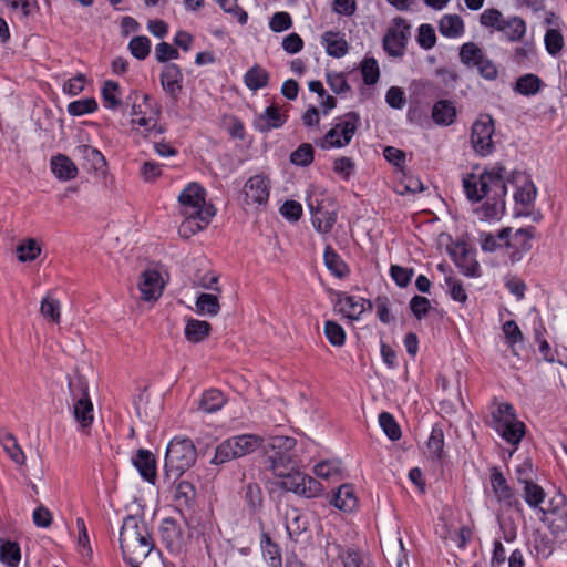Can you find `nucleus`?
<instances>
[{
	"instance_id": "obj_55",
	"label": "nucleus",
	"mask_w": 567,
	"mask_h": 567,
	"mask_svg": "<svg viewBox=\"0 0 567 567\" xmlns=\"http://www.w3.org/2000/svg\"><path fill=\"white\" fill-rule=\"evenodd\" d=\"M78 152L91 163L95 171L103 169L106 166V161L97 148L90 145H81L78 147Z\"/></svg>"
},
{
	"instance_id": "obj_29",
	"label": "nucleus",
	"mask_w": 567,
	"mask_h": 567,
	"mask_svg": "<svg viewBox=\"0 0 567 567\" xmlns=\"http://www.w3.org/2000/svg\"><path fill=\"white\" fill-rule=\"evenodd\" d=\"M456 109L452 101L440 100L432 107V120L441 126H449L454 123Z\"/></svg>"
},
{
	"instance_id": "obj_64",
	"label": "nucleus",
	"mask_w": 567,
	"mask_h": 567,
	"mask_svg": "<svg viewBox=\"0 0 567 567\" xmlns=\"http://www.w3.org/2000/svg\"><path fill=\"white\" fill-rule=\"evenodd\" d=\"M504 17L498 9H486L482 12L480 17V22L482 25L487 28H494L498 31V27L504 21Z\"/></svg>"
},
{
	"instance_id": "obj_8",
	"label": "nucleus",
	"mask_w": 567,
	"mask_h": 567,
	"mask_svg": "<svg viewBox=\"0 0 567 567\" xmlns=\"http://www.w3.org/2000/svg\"><path fill=\"white\" fill-rule=\"evenodd\" d=\"M70 393L73 402V416L79 424V430L89 434L94 421L93 403L87 391V383L79 378L69 383Z\"/></svg>"
},
{
	"instance_id": "obj_56",
	"label": "nucleus",
	"mask_w": 567,
	"mask_h": 567,
	"mask_svg": "<svg viewBox=\"0 0 567 567\" xmlns=\"http://www.w3.org/2000/svg\"><path fill=\"white\" fill-rule=\"evenodd\" d=\"M324 334L328 341L334 347H341L346 341V332L344 329L334 321H326L324 323Z\"/></svg>"
},
{
	"instance_id": "obj_16",
	"label": "nucleus",
	"mask_w": 567,
	"mask_h": 567,
	"mask_svg": "<svg viewBox=\"0 0 567 567\" xmlns=\"http://www.w3.org/2000/svg\"><path fill=\"white\" fill-rule=\"evenodd\" d=\"M244 202L247 205H264L270 194V179L265 174H256L247 179L243 188Z\"/></svg>"
},
{
	"instance_id": "obj_21",
	"label": "nucleus",
	"mask_w": 567,
	"mask_h": 567,
	"mask_svg": "<svg viewBox=\"0 0 567 567\" xmlns=\"http://www.w3.org/2000/svg\"><path fill=\"white\" fill-rule=\"evenodd\" d=\"M164 284L161 274L156 270H145L141 275L138 289L145 301L156 300L163 292Z\"/></svg>"
},
{
	"instance_id": "obj_19",
	"label": "nucleus",
	"mask_w": 567,
	"mask_h": 567,
	"mask_svg": "<svg viewBox=\"0 0 567 567\" xmlns=\"http://www.w3.org/2000/svg\"><path fill=\"white\" fill-rule=\"evenodd\" d=\"M150 530L145 519L137 515H128L124 518L120 530V545L126 542L133 543V539H146Z\"/></svg>"
},
{
	"instance_id": "obj_7",
	"label": "nucleus",
	"mask_w": 567,
	"mask_h": 567,
	"mask_svg": "<svg viewBox=\"0 0 567 567\" xmlns=\"http://www.w3.org/2000/svg\"><path fill=\"white\" fill-rule=\"evenodd\" d=\"M360 124V115L355 112H348L336 118V123L318 145L323 150L344 147L350 144Z\"/></svg>"
},
{
	"instance_id": "obj_9",
	"label": "nucleus",
	"mask_w": 567,
	"mask_h": 567,
	"mask_svg": "<svg viewBox=\"0 0 567 567\" xmlns=\"http://www.w3.org/2000/svg\"><path fill=\"white\" fill-rule=\"evenodd\" d=\"M281 478L280 487L305 498H315L322 494L323 486L315 477L299 471L297 465L287 468L284 475H276Z\"/></svg>"
},
{
	"instance_id": "obj_49",
	"label": "nucleus",
	"mask_w": 567,
	"mask_h": 567,
	"mask_svg": "<svg viewBox=\"0 0 567 567\" xmlns=\"http://www.w3.org/2000/svg\"><path fill=\"white\" fill-rule=\"evenodd\" d=\"M444 447V432L442 427L435 425L432 427L427 440V450L432 458H441Z\"/></svg>"
},
{
	"instance_id": "obj_28",
	"label": "nucleus",
	"mask_w": 567,
	"mask_h": 567,
	"mask_svg": "<svg viewBox=\"0 0 567 567\" xmlns=\"http://www.w3.org/2000/svg\"><path fill=\"white\" fill-rule=\"evenodd\" d=\"M526 29L525 20L517 16L504 19L502 24L498 27V31L502 32L509 42L520 41L526 33Z\"/></svg>"
},
{
	"instance_id": "obj_54",
	"label": "nucleus",
	"mask_w": 567,
	"mask_h": 567,
	"mask_svg": "<svg viewBox=\"0 0 567 567\" xmlns=\"http://www.w3.org/2000/svg\"><path fill=\"white\" fill-rule=\"evenodd\" d=\"M502 331L505 336L506 343L512 349V351L515 352V346L517 343L523 342L524 340V336L520 328L518 327L516 321L507 320L503 323Z\"/></svg>"
},
{
	"instance_id": "obj_44",
	"label": "nucleus",
	"mask_w": 567,
	"mask_h": 567,
	"mask_svg": "<svg viewBox=\"0 0 567 567\" xmlns=\"http://www.w3.org/2000/svg\"><path fill=\"white\" fill-rule=\"evenodd\" d=\"M195 305L197 313L203 316L207 315L213 317L216 316L220 310L218 298L210 293H200L197 297Z\"/></svg>"
},
{
	"instance_id": "obj_30",
	"label": "nucleus",
	"mask_w": 567,
	"mask_h": 567,
	"mask_svg": "<svg viewBox=\"0 0 567 567\" xmlns=\"http://www.w3.org/2000/svg\"><path fill=\"white\" fill-rule=\"evenodd\" d=\"M453 259L463 275L472 278L480 277L481 267L474 254L463 247L461 254H453Z\"/></svg>"
},
{
	"instance_id": "obj_20",
	"label": "nucleus",
	"mask_w": 567,
	"mask_h": 567,
	"mask_svg": "<svg viewBox=\"0 0 567 567\" xmlns=\"http://www.w3.org/2000/svg\"><path fill=\"white\" fill-rule=\"evenodd\" d=\"M154 549V542L148 535L146 539H133V543L121 544L123 559L125 561L142 563Z\"/></svg>"
},
{
	"instance_id": "obj_5",
	"label": "nucleus",
	"mask_w": 567,
	"mask_h": 567,
	"mask_svg": "<svg viewBox=\"0 0 567 567\" xmlns=\"http://www.w3.org/2000/svg\"><path fill=\"white\" fill-rule=\"evenodd\" d=\"M492 427L509 444L518 445L525 435V424L517 420L513 406L499 403L492 411Z\"/></svg>"
},
{
	"instance_id": "obj_46",
	"label": "nucleus",
	"mask_w": 567,
	"mask_h": 567,
	"mask_svg": "<svg viewBox=\"0 0 567 567\" xmlns=\"http://www.w3.org/2000/svg\"><path fill=\"white\" fill-rule=\"evenodd\" d=\"M41 315L51 320L54 323H59L61 319V303L59 300L51 297V295H47L40 305Z\"/></svg>"
},
{
	"instance_id": "obj_4",
	"label": "nucleus",
	"mask_w": 567,
	"mask_h": 567,
	"mask_svg": "<svg viewBox=\"0 0 567 567\" xmlns=\"http://www.w3.org/2000/svg\"><path fill=\"white\" fill-rule=\"evenodd\" d=\"M296 440L290 436L277 435L270 437L266 450V468L274 475H284L287 468L296 465L292 450Z\"/></svg>"
},
{
	"instance_id": "obj_31",
	"label": "nucleus",
	"mask_w": 567,
	"mask_h": 567,
	"mask_svg": "<svg viewBox=\"0 0 567 567\" xmlns=\"http://www.w3.org/2000/svg\"><path fill=\"white\" fill-rule=\"evenodd\" d=\"M212 326L204 320L188 319L184 329L185 338L193 343L204 341L210 333Z\"/></svg>"
},
{
	"instance_id": "obj_34",
	"label": "nucleus",
	"mask_w": 567,
	"mask_h": 567,
	"mask_svg": "<svg viewBox=\"0 0 567 567\" xmlns=\"http://www.w3.org/2000/svg\"><path fill=\"white\" fill-rule=\"evenodd\" d=\"M260 546L262 557L269 567H281L282 558L280 547L272 542L271 537L267 533L261 534Z\"/></svg>"
},
{
	"instance_id": "obj_60",
	"label": "nucleus",
	"mask_w": 567,
	"mask_h": 567,
	"mask_svg": "<svg viewBox=\"0 0 567 567\" xmlns=\"http://www.w3.org/2000/svg\"><path fill=\"white\" fill-rule=\"evenodd\" d=\"M361 73L365 84H375L380 76V70L377 60L373 58L364 59L361 66Z\"/></svg>"
},
{
	"instance_id": "obj_15",
	"label": "nucleus",
	"mask_w": 567,
	"mask_h": 567,
	"mask_svg": "<svg viewBox=\"0 0 567 567\" xmlns=\"http://www.w3.org/2000/svg\"><path fill=\"white\" fill-rule=\"evenodd\" d=\"M489 481L494 496L499 505L504 507H515L518 511L522 509L520 502L518 501L514 489L509 486L507 480L498 467H491Z\"/></svg>"
},
{
	"instance_id": "obj_39",
	"label": "nucleus",
	"mask_w": 567,
	"mask_h": 567,
	"mask_svg": "<svg viewBox=\"0 0 567 567\" xmlns=\"http://www.w3.org/2000/svg\"><path fill=\"white\" fill-rule=\"evenodd\" d=\"M226 403L221 391L209 389L205 391L199 400V409L206 413H214L220 410Z\"/></svg>"
},
{
	"instance_id": "obj_22",
	"label": "nucleus",
	"mask_w": 567,
	"mask_h": 567,
	"mask_svg": "<svg viewBox=\"0 0 567 567\" xmlns=\"http://www.w3.org/2000/svg\"><path fill=\"white\" fill-rule=\"evenodd\" d=\"M183 73L175 63H168L161 73V84L164 91L173 99L177 100L182 91Z\"/></svg>"
},
{
	"instance_id": "obj_43",
	"label": "nucleus",
	"mask_w": 567,
	"mask_h": 567,
	"mask_svg": "<svg viewBox=\"0 0 567 567\" xmlns=\"http://www.w3.org/2000/svg\"><path fill=\"white\" fill-rule=\"evenodd\" d=\"M313 473L317 477L322 478V480L341 478V473H342L341 462L337 461V460L322 461L313 467Z\"/></svg>"
},
{
	"instance_id": "obj_1",
	"label": "nucleus",
	"mask_w": 567,
	"mask_h": 567,
	"mask_svg": "<svg viewBox=\"0 0 567 567\" xmlns=\"http://www.w3.org/2000/svg\"><path fill=\"white\" fill-rule=\"evenodd\" d=\"M503 167H493L480 174H468L463 178V187L472 202L485 199L480 208L485 219H498L505 213L507 183L514 187L516 215L529 216L536 198V187L529 176L523 172H514L506 178Z\"/></svg>"
},
{
	"instance_id": "obj_59",
	"label": "nucleus",
	"mask_w": 567,
	"mask_h": 567,
	"mask_svg": "<svg viewBox=\"0 0 567 567\" xmlns=\"http://www.w3.org/2000/svg\"><path fill=\"white\" fill-rule=\"evenodd\" d=\"M545 48L550 55H557L564 47V38L556 29H549L544 38Z\"/></svg>"
},
{
	"instance_id": "obj_25",
	"label": "nucleus",
	"mask_w": 567,
	"mask_h": 567,
	"mask_svg": "<svg viewBox=\"0 0 567 567\" xmlns=\"http://www.w3.org/2000/svg\"><path fill=\"white\" fill-rule=\"evenodd\" d=\"M51 171L53 175L60 181L74 179L78 174V167L74 162L66 155L58 154L51 158Z\"/></svg>"
},
{
	"instance_id": "obj_12",
	"label": "nucleus",
	"mask_w": 567,
	"mask_h": 567,
	"mask_svg": "<svg viewBox=\"0 0 567 567\" xmlns=\"http://www.w3.org/2000/svg\"><path fill=\"white\" fill-rule=\"evenodd\" d=\"M410 29L411 27L405 19L396 17L392 20L382 41L383 49L389 55L399 58L404 54L411 35Z\"/></svg>"
},
{
	"instance_id": "obj_62",
	"label": "nucleus",
	"mask_w": 567,
	"mask_h": 567,
	"mask_svg": "<svg viewBox=\"0 0 567 567\" xmlns=\"http://www.w3.org/2000/svg\"><path fill=\"white\" fill-rule=\"evenodd\" d=\"M445 286L447 289V292L450 293L451 298L455 301H458L461 303H465L467 300V293L463 288L462 282L452 277L447 276L445 277Z\"/></svg>"
},
{
	"instance_id": "obj_32",
	"label": "nucleus",
	"mask_w": 567,
	"mask_h": 567,
	"mask_svg": "<svg viewBox=\"0 0 567 567\" xmlns=\"http://www.w3.org/2000/svg\"><path fill=\"white\" fill-rule=\"evenodd\" d=\"M331 503L340 511L351 512L357 507L358 501L350 484L341 485L333 494Z\"/></svg>"
},
{
	"instance_id": "obj_63",
	"label": "nucleus",
	"mask_w": 567,
	"mask_h": 567,
	"mask_svg": "<svg viewBox=\"0 0 567 567\" xmlns=\"http://www.w3.org/2000/svg\"><path fill=\"white\" fill-rule=\"evenodd\" d=\"M292 27L291 16L286 11L274 13L269 21V28L272 32H284Z\"/></svg>"
},
{
	"instance_id": "obj_13",
	"label": "nucleus",
	"mask_w": 567,
	"mask_h": 567,
	"mask_svg": "<svg viewBox=\"0 0 567 567\" xmlns=\"http://www.w3.org/2000/svg\"><path fill=\"white\" fill-rule=\"evenodd\" d=\"M460 59L466 66L476 68L483 78L487 80L496 79L497 68L476 43H464L460 50Z\"/></svg>"
},
{
	"instance_id": "obj_48",
	"label": "nucleus",
	"mask_w": 567,
	"mask_h": 567,
	"mask_svg": "<svg viewBox=\"0 0 567 567\" xmlns=\"http://www.w3.org/2000/svg\"><path fill=\"white\" fill-rule=\"evenodd\" d=\"M245 502L247 503L249 509L251 512H257L262 506V491L259 484L255 482H249L245 486V493H244Z\"/></svg>"
},
{
	"instance_id": "obj_38",
	"label": "nucleus",
	"mask_w": 567,
	"mask_h": 567,
	"mask_svg": "<svg viewBox=\"0 0 567 567\" xmlns=\"http://www.w3.org/2000/svg\"><path fill=\"white\" fill-rule=\"evenodd\" d=\"M543 86L544 83L539 76L528 73L516 80L514 90L522 95L530 96L537 94Z\"/></svg>"
},
{
	"instance_id": "obj_51",
	"label": "nucleus",
	"mask_w": 567,
	"mask_h": 567,
	"mask_svg": "<svg viewBox=\"0 0 567 567\" xmlns=\"http://www.w3.org/2000/svg\"><path fill=\"white\" fill-rule=\"evenodd\" d=\"M162 537L164 542L167 543V546L171 548H175L179 546L182 542V530L178 528L176 522L174 519H165L164 526L162 529Z\"/></svg>"
},
{
	"instance_id": "obj_2",
	"label": "nucleus",
	"mask_w": 567,
	"mask_h": 567,
	"mask_svg": "<svg viewBox=\"0 0 567 567\" xmlns=\"http://www.w3.org/2000/svg\"><path fill=\"white\" fill-rule=\"evenodd\" d=\"M206 192L197 183L188 184L178 196L184 220L179 226L181 236L188 238L203 230L216 214L213 205L205 200Z\"/></svg>"
},
{
	"instance_id": "obj_35",
	"label": "nucleus",
	"mask_w": 567,
	"mask_h": 567,
	"mask_svg": "<svg viewBox=\"0 0 567 567\" xmlns=\"http://www.w3.org/2000/svg\"><path fill=\"white\" fill-rule=\"evenodd\" d=\"M268 82L269 73L259 64L252 65L244 75L245 85L254 92L266 87Z\"/></svg>"
},
{
	"instance_id": "obj_42",
	"label": "nucleus",
	"mask_w": 567,
	"mask_h": 567,
	"mask_svg": "<svg viewBox=\"0 0 567 567\" xmlns=\"http://www.w3.org/2000/svg\"><path fill=\"white\" fill-rule=\"evenodd\" d=\"M0 444L2 445L9 457L17 464L23 465L25 463V455L18 444L17 439L10 434L4 433L0 436Z\"/></svg>"
},
{
	"instance_id": "obj_33",
	"label": "nucleus",
	"mask_w": 567,
	"mask_h": 567,
	"mask_svg": "<svg viewBox=\"0 0 567 567\" xmlns=\"http://www.w3.org/2000/svg\"><path fill=\"white\" fill-rule=\"evenodd\" d=\"M539 512L543 514L542 520H546L548 515H554L557 516L556 520H558L561 526L567 527V504L565 496L561 494L555 495L550 499L548 507H542Z\"/></svg>"
},
{
	"instance_id": "obj_53",
	"label": "nucleus",
	"mask_w": 567,
	"mask_h": 567,
	"mask_svg": "<svg viewBox=\"0 0 567 567\" xmlns=\"http://www.w3.org/2000/svg\"><path fill=\"white\" fill-rule=\"evenodd\" d=\"M128 50L137 60H145L151 51V41L145 35L134 37L128 43Z\"/></svg>"
},
{
	"instance_id": "obj_24",
	"label": "nucleus",
	"mask_w": 567,
	"mask_h": 567,
	"mask_svg": "<svg viewBox=\"0 0 567 567\" xmlns=\"http://www.w3.org/2000/svg\"><path fill=\"white\" fill-rule=\"evenodd\" d=\"M133 464L145 481L152 484L155 483L156 461L150 451L140 449L133 458Z\"/></svg>"
},
{
	"instance_id": "obj_6",
	"label": "nucleus",
	"mask_w": 567,
	"mask_h": 567,
	"mask_svg": "<svg viewBox=\"0 0 567 567\" xmlns=\"http://www.w3.org/2000/svg\"><path fill=\"white\" fill-rule=\"evenodd\" d=\"M262 445V439L255 434H241L229 437L217 447L212 460L214 464H224L235 458L246 456Z\"/></svg>"
},
{
	"instance_id": "obj_52",
	"label": "nucleus",
	"mask_w": 567,
	"mask_h": 567,
	"mask_svg": "<svg viewBox=\"0 0 567 567\" xmlns=\"http://www.w3.org/2000/svg\"><path fill=\"white\" fill-rule=\"evenodd\" d=\"M97 110V102L94 97H85L71 102L68 105V112L72 116H82L93 113Z\"/></svg>"
},
{
	"instance_id": "obj_26",
	"label": "nucleus",
	"mask_w": 567,
	"mask_h": 567,
	"mask_svg": "<svg viewBox=\"0 0 567 567\" xmlns=\"http://www.w3.org/2000/svg\"><path fill=\"white\" fill-rule=\"evenodd\" d=\"M308 206L316 230L321 234L330 233L333 225L336 224L337 213L334 210L324 209L323 207H315L311 200L308 203Z\"/></svg>"
},
{
	"instance_id": "obj_57",
	"label": "nucleus",
	"mask_w": 567,
	"mask_h": 567,
	"mask_svg": "<svg viewBox=\"0 0 567 567\" xmlns=\"http://www.w3.org/2000/svg\"><path fill=\"white\" fill-rule=\"evenodd\" d=\"M379 423L390 440L396 441L401 437V429L390 413L382 412L379 415Z\"/></svg>"
},
{
	"instance_id": "obj_14",
	"label": "nucleus",
	"mask_w": 567,
	"mask_h": 567,
	"mask_svg": "<svg viewBox=\"0 0 567 567\" xmlns=\"http://www.w3.org/2000/svg\"><path fill=\"white\" fill-rule=\"evenodd\" d=\"M494 121L487 115H481L472 126L471 143L481 156H487L494 151Z\"/></svg>"
},
{
	"instance_id": "obj_58",
	"label": "nucleus",
	"mask_w": 567,
	"mask_h": 567,
	"mask_svg": "<svg viewBox=\"0 0 567 567\" xmlns=\"http://www.w3.org/2000/svg\"><path fill=\"white\" fill-rule=\"evenodd\" d=\"M292 164L298 166H308L313 161V148L311 144L303 143L290 155Z\"/></svg>"
},
{
	"instance_id": "obj_17",
	"label": "nucleus",
	"mask_w": 567,
	"mask_h": 567,
	"mask_svg": "<svg viewBox=\"0 0 567 567\" xmlns=\"http://www.w3.org/2000/svg\"><path fill=\"white\" fill-rule=\"evenodd\" d=\"M336 307L348 319L359 320L364 311L372 310L373 302L362 297L339 293Z\"/></svg>"
},
{
	"instance_id": "obj_47",
	"label": "nucleus",
	"mask_w": 567,
	"mask_h": 567,
	"mask_svg": "<svg viewBox=\"0 0 567 567\" xmlns=\"http://www.w3.org/2000/svg\"><path fill=\"white\" fill-rule=\"evenodd\" d=\"M17 257L21 262L35 260L41 254V247L35 239L29 238L24 243L17 246Z\"/></svg>"
},
{
	"instance_id": "obj_37",
	"label": "nucleus",
	"mask_w": 567,
	"mask_h": 567,
	"mask_svg": "<svg viewBox=\"0 0 567 567\" xmlns=\"http://www.w3.org/2000/svg\"><path fill=\"white\" fill-rule=\"evenodd\" d=\"M103 105L110 110H117L122 104V91L117 82L107 80L102 86Z\"/></svg>"
},
{
	"instance_id": "obj_40",
	"label": "nucleus",
	"mask_w": 567,
	"mask_h": 567,
	"mask_svg": "<svg viewBox=\"0 0 567 567\" xmlns=\"http://www.w3.org/2000/svg\"><path fill=\"white\" fill-rule=\"evenodd\" d=\"M326 51L330 56L341 58L348 53L347 41L339 37L338 33L326 32L322 37Z\"/></svg>"
},
{
	"instance_id": "obj_45",
	"label": "nucleus",
	"mask_w": 567,
	"mask_h": 567,
	"mask_svg": "<svg viewBox=\"0 0 567 567\" xmlns=\"http://www.w3.org/2000/svg\"><path fill=\"white\" fill-rule=\"evenodd\" d=\"M324 264L328 269L338 278H342L348 272V267L341 257L331 248L327 247L323 255Z\"/></svg>"
},
{
	"instance_id": "obj_11",
	"label": "nucleus",
	"mask_w": 567,
	"mask_h": 567,
	"mask_svg": "<svg viewBox=\"0 0 567 567\" xmlns=\"http://www.w3.org/2000/svg\"><path fill=\"white\" fill-rule=\"evenodd\" d=\"M143 105L145 110H142V105H133L132 107V126L142 128V133L145 137L152 135H159L164 133V127L158 124L161 116V109L157 105L151 104V97L148 95L143 96Z\"/></svg>"
},
{
	"instance_id": "obj_36",
	"label": "nucleus",
	"mask_w": 567,
	"mask_h": 567,
	"mask_svg": "<svg viewBox=\"0 0 567 567\" xmlns=\"http://www.w3.org/2000/svg\"><path fill=\"white\" fill-rule=\"evenodd\" d=\"M439 31L446 38H458L464 33V22L457 14H444L439 22Z\"/></svg>"
},
{
	"instance_id": "obj_23",
	"label": "nucleus",
	"mask_w": 567,
	"mask_h": 567,
	"mask_svg": "<svg viewBox=\"0 0 567 567\" xmlns=\"http://www.w3.org/2000/svg\"><path fill=\"white\" fill-rule=\"evenodd\" d=\"M286 121L287 116L280 112L279 107L270 105L255 118L254 127L261 133H266L281 127Z\"/></svg>"
},
{
	"instance_id": "obj_50",
	"label": "nucleus",
	"mask_w": 567,
	"mask_h": 567,
	"mask_svg": "<svg viewBox=\"0 0 567 567\" xmlns=\"http://www.w3.org/2000/svg\"><path fill=\"white\" fill-rule=\"evenodd\" d=\"M524 499L529 507L539 509V505L545 499V492L542 486L534 482L524 484Z\"/></svg>"
},
{
	"instance_id": "obj_3",
	"label": "nucleus",
	"mask_w": 567,
	"mask_h": 567,
	"mask_svg": "<svg viewBox=\"0 0 567 567\" xmlns=\"http://www.w3.org/2000/svg\"><path fill=\"white\" fill-rule=\"evenodd\" d=\"M196 449L189 439L174 437L165 455V477L177 481L196 461Z\"/></svg>"
},
{
	"instance_id": "obj_61",
	"label": "nucleus",
	"mask_w": 567,
	"mask_h": 567,
	"mask_svg": "<svg viewBox=\"0 0 567 567\" xmlns=\"http://www.w3.org/2000/svg\"><path fill=\"white\" fill-rule=\"evenodd\" d=\"M417 43L425 50L432 49L436 43L435 30L431 24L424 23L419 27Z\"/></svg>"
},
{
	"instance_id": "obj_27",
	"label": "nucleus",
	"mask_w": 567,
	"mask_h": 567,
	"mask_svg": "<svg viewBox=\"0 0 567 567\" xmlns=\"http://www.w3.org/2000/svg\"><path fill=\"white\" fill-rule=\"evenodd\" d=\"M285 526L289 537L293 540L307 530L308 520L298 508L290 507L285 513Z\"/></svg>"
},
{
	"instance_id": "obj_10",
	"label": "nucleus",
	"mask_w": 567,
	"mask_h": 567,
	"mask_svg": "<svg viewBox=\"0 0 567 567\" xmlns=\"http://www.w3.org/2000/svg\"><path fill=\"white\" fill-rule=\"evenodd\" d=\"M535 237V227L519 228L515 233L511 227L502 228L498 231L499 241L504 243L507 257L512 264L520 261L532 249V239Z\"/></svg>"
},
{
	"instance_id": "obj_41",
	"label": "nucleus",
	"mask_w": 567,
	"mask_h": 567,
	"mask_svg": "<svg viewBox=\"0 0 567 567\" xmlns=\"http://www.w3.org/2000/svg\"><path fill=\"white\" fill-rule=\"evenodd\" d=\"M21 560V550L16 542L1 540L0 561L7 567H18Z\"/></svg>"
},
{
	"instance_id": "obj_18",
	"label": "nucleus",
	"mask_w": 567,
	"mask_h": 567,
	"mask_svg": "<svg viewBox=\"0 0 567 567\" xmlns=\"http://www.w3.org/2000/svg\"><path fill=\"white\" fill-rule=\"evenodd\" d=\"M173 502L176 509L182 514L193 511L197 495L195 486L185 480L179 482L173 480Z\"/></svg>"
}]
</instances>
